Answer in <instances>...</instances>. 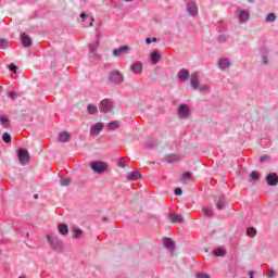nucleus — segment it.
Masks as SVG:
<instances>
[{"instance_id": "nucleus-8", "label": "nucleus", "mask_w": 278, "mask_h": 278, "mask_svg": "<svg viewBox=\"0 0 278 278\" xmlns=\"http://www.w3.org/2000/svg\"><path fill=\"white\" fill-rule=\"evenodd\" d=\"M266 181H267L268 186H277V184H278L277 174H275V173L268 174L266 177Z\"/></svg>"}, {"instance_id": "nucleus-1", "label": "nucleus", "mask_w": 278, "mask_h": 278, "mask_svg": "<svg viewBox=\"0 0 278 278\" xmlns=\"http://www.w3.org/2000/svg\"><path fill=\"white\" fill-rule=\"evenodd\" d=\"M90 168L93 170V173L103 175V173H108V163L103 161H93L90 163Z\"/></svg>"}, {"instance_id": "nucleus-49", "label": "nucleus", "mask_w": 278, "mask_h": 278, "mask_svg": "<svg viewBox=\"0 0 278 278\" xmlns=\"http://www.w3.org/2000/svg\"><path fill=\"white\" fill-rule=\"evenodd\" d=\"M121 168H125V163H119Z\"/></svg>"}, {"instance_id": "nucleus-53", "label": "nucleus", "mask_w": 278, "mask_h": 278, "mask_svg": "<svg viewBox=\"0 0 278 278\" xmlns=\"http://www.w3.org/2000/svg\"><path fill=\"white\" fill-rule=\"evenodd\" d=\"M250 278H253V274H250Z\"/></svg>"}, {"instance_id": "nucleus-43", "label": "nucleus", "mask_w": 278, "mask_h": 278, "mask_svg": "<svg viewBox=\"0 0 278 278\" xmlns=\"http://www.w3.org/2000/svg\"><path fill=\"white\" fill-rule=\"evenodd\" d=\"M182 192H184V191L181 190V188L175 189V194H176V197H181Z\"/></svg>"}, {"instance_id": "nucleus-50", "label": "nucleus", "mask_w": 278, "mask_h": 278, "mask_svg": "<svg viewBox=\"0 0 278 278\" xmlns=\"http://www.w3.org/2000/svg\"><path fill=\"white\" fill-rule=\"evenodd\" d=\"M151 40H152V42H157V38H155V37L152 38Z\"/></svg>"}, {"instance_id": "nucleus-15", "label": "nucleus", "mask_w": 278, "mask_h": 278, "mask_svg": "<svg viewBox=\"0 0 278 278\" xmlns=\"http://www.w3.org/2000/svg\"><path fill=\"white\" fill-rule=\"evenodd\" d=\"M71 140V134L68 131H62L59 135V142H68Z\"/></svg>"}, {"instance_id": "nucleus-5", "label": "nucleus", "mask_w": 278, "mask_h": 278, "mask_svg": "<svg viewBox=\"0 0 278 278\" xmlns=\"http://www.w3.org/2000/svg\"><path fill=\"white\" fill-rule=\"evenodd\" d=\"M101 131H103V123H96L90 128L91 136H99V134H101Z\"/></svg>"}, {"instance_id": "nucleus-51", "label": "nucleus", "mask_w": 278, "mask_h": 278, "mask_svg": "<svg viewBox=\"0 0 278 278\" xmlns=\"http://www.w3.org/2000/svg\"><path fill=\"white\" fill-rule=\"evenodd\" d=\"M255 0H249V3H253Z\"/></svg>"}, {"instance_id": "nucleus-23", "label": "nucleus", "mask_w": 278, "mask_h": 278, "mask_svg": "<svg viewBox=\"0 0 278 278\" xmlns=\"http://www.w3.org/2000/svg\"><path fill=\"white\" fill-rule=\"evenodd\" d=\"M191 86L194 90L199 88V76L197 74L191 75Z\"/></svg>"}, {"instance_id": "nucleus-33", "label": "nucleus", "mask_w": 278, "mask_h": 278, "mask_svg": "<svg viewBox=\"0 0 278 278\" xmlns=\"http://www.w3.org/2000/svg\"><path fill=\"white\" fill-rule=\"evenodd\" d=\"M60 184H61V186H71V179L61 178Z\"/></svg>"}, {"instance_id": "nucleus-27", "label": "nucleus", "mask_w": 278, "mask_h": 278, "mask_svg": "<svg viewBox=\"0 0 278 278\" xmlns=\"http://www.w3.org/2000/svg\"><path fill=\"white\" fill-rule=\"evenodd\" d=\"M267 23H275L277 21V15L275 13H269L266 17Z\"/></svg>"}, {"instance_id": "nucleus-10", "label": "nucleus", "mask_w": 278, "mask_h": 278, "mask_svg": "<svg viewBox=\"0 0 278 278\" xmlns=\"http://www.w3.org/2000/svg\"><path fill=\"white\" fill-rule=\"evenodd\" d=\"M238 18L241 21V23H247V21H249V11L240 9L238 11Z\"/></svg>"}, {"instance_id": "nucleus-3", "label": "nucleus", "mask_w": 278, "mask_h": 278, "mask_svg": "<svg viewBox=\"0 0 278 278\" xmlns=\"http://www.w3.org/2000/svg\"><path fill=\"white\" fill-rule=\"evenodd\" d=\"M47 240L50 244V247H60V244H62V241L60 240V237L55 236V235H48L47 236Z\"/></svg>"}, {"instance_id": "nucleus-47", "label": "nucleus", "mask_w": 278, "mask_h": 278, "mask_svg": "<svg viewBox=\"0 0 278 278\" xmlns=\"http://www.w3.org/2000/svg\"><path fill=\"white\" fill-rule=\"evenodd\" d=\"M151 42H152L151 38H147V39H146V43H147V45H151Z\"/></svg>"}, {"instance_id": "nucleus-22", "label": "nucleus", "mask_w": 278, "mask_h": 278, "mask_svg": "<svg viewBox=\"0 0 278 278\" xmlns=\"http://www.w3.org/2000/svg\"><path fill=\"white\" fill-rule=\"evenodd\" d=\"M111 79L115 84H121V81H123V75H121V73H118V72H115V73L111 74Z\"/></svg>"}, {"instance_id": "nucleus-30", "label": "nucleus", "mask_w": 278, "mask_h": 278, "mask_svg": "<svg viewBox=\"0 0 278 278\" xmlns=\"http://www.w3.org/2000/svg\"><path fill=\"white\" fill-rule=\"evenodd\" d=\"M190 177H192V173L186 172V173L181 176L180 181H188V179H190Z\"/></svg>"}, {"instance_id": "nucleus-12", "label": "nucleus", "mask_w": 278, "mask_h": 278, "mask_svg": "<svg viewBox=\"0 0 278 278\" xmlns=\"http://www.w3.org/2000/svg\"><path fill=\"white\" fill-rule=\"evenodd\" d=\"M177 77H178L179 81H187V79H189V77H190V72L182 68L178 72Z\"/></svg>"}, {"instance_id": "nucleus-44", "label": "nucleus", "mask_w": 278, "mask_h": 278, "mask_svg": "<svg viewBox=\"0 0 278 278\" xmlns=\"http://www.w3.org/2000/svg\"><path fill=\"white\" fill-rule=\"evenodd\" d=\"M198 278H210V275L201 273L198 274Z\"/></svg>"}, {"instance_id": "nucleus-14", "label": "nucleus", "mask_w": 278, "mask_h": 278, "mask_svg": "<svg viewBox=\"0 0 278 278\" xmlns=\"http://www.w3.org/2000/svg\"><path fill=\"white\" fill-rule=\"evenodd\" d=\"M58 231H59V233H61V236H67L68 235V225L59 224L58 225Z\"/></svg>"}, {"instance_id": "nucleus-45", "label": "nucleus", "mask_w": 278, "mask_h": 278, "mask_svg": "<svg viewBox=\"0 0 278 278\" xmlns=\"http://www.w3.org/2000/svg\"><path fill=\"white\" fill-rule=\"evenodd\" d=\"M89 27H94V17L93 16H91V22L89 24Z\"/></svg>"}, {"instance_id": "nucleus-25", "label": "nucleus", "mask_w": 278, "mask_h": 278, "mask_svg": "<svg viewBox=\"0 0 278 278\" xmlns=\"http://www.w3.org/2000/svg\"><path fill=\"white\" fill-rule=\"evenodd\" d=\"M87 112H89V114H97L99 112V109L96 105L89 104L87 106Z\"/></svg>"}, {"instance_id": "nucleus-2", "label": "nucleus", "mask_w": 278, "mask_h": 278, "mask_svg": "<svg viewBox=\"0 0 278 278\" xmlns=\"http://www.w3.org/2000/svg\"><path fill=\"white\" fill-rule=\"evenodd\" d=\"M21 164L29 162V152L26 149H21L17 153Z\"/></svg>"}, {"instance_id": "nucleus-46", "label": "nucleus", "mask_w": 278, "mask_h": 278, "mask_svg": "<svg viewBox=\"0 0 278 278\" xmlns=\"http://www.w3.org/2000/svg\"><path fill=\"white\" fill-rule=\"evenodd\" d=\"M86 14L83 12V13H80V18L83 20V21H86Z\"/></svg>"}, {"instance_id": "nucleus-11", "label": "nucleus", "mask_w": 278, "mask_h": 278, "mask_svg": "<svg viewBox=\"0 0 278 278\" xmlns=\"http://www.w3.org/2000/svg\"><path fill=\"white\" fill-rule=\"evenodd\" d=\"M169 220L173 223V225H177V223H181L184 220V217L177 213H170Z\"/></svg>"}, {"instance_id": "nucleus-48", "label": "nucleus", "mask_w": 278, "mask_h": 278, "mask_svg": "<svg viewBox=\"0 0 278 278\" xmlns=\"http://www.w3.org/2000/svg\"><path fill=\"white\" fill-rule=\"evenodd\" d=\"M263 64H268V61H266V56H263Z\"/></svg>"}, {"instance_id": "nucleus-31", "label": "nucleus", "mask_w": 278, "mask_h": 278, "mask_svg": "<svg viewBox=\"0 0 278 278\" xmlns=\"http://www.w3.org/2000/svg\"><path fill=\"white\" fill-rule=\"evenodd\" d=\"M250 177L253 181H257L260 179V173L254 170L250 174Z\"/></svg>"}, {"instance_id": "nucleus-34", "label": "nucleus", "mask_w": 278, "mask_h": 278, "mask_svg": "<svg viewBox=\"0 0 278 278\" xmlns=\"http://www.w3.org/2000/svg\"><path fill=\"white\" fill-rule=\"evenodd\" d=\"M9 45L7 40L0 39V49H8Z\"/></svg>"}, {"instance_id": "nucleus-42", "label": "nucleus", "mask_w": 278, "mask_h": 278, "mask_svg": "<svg viewBox=\"0 0 278 278\" xmlns=\"http://www.w3.org/2000/svg\"><path fill=\"white\" fill-rule=\"evenodd\" d=\"M199 90H200L201 92H207V85H201V86L199 87Z\"/></svg>"}, {"instance_id": "nucleus-29", "label": "nucleus", "mask_w": 278, "mask_h": 278, "mask_svg": "<svg viewBox=\"0 0 278 278\" xmlns=\"http://www.w3.org/2000/svg\"><path fill=\"white\" fill-rule=\"evenodd\" d=\"M118 127H121V125L118 124V122H111L109 123V129L111 131H114V129H118Z\"/></svg>"}, {"instance_id": "nucleus-26", "label": "nucleus", "mask_w": 278, "mask_h": 278, "mask_svg": "<svg viewBox=\"0 0 278 278\" xmlns=\"http://www.w3.org/2000/svg\"><path fill=\"white\" fill-rule=\"evenodd\" d=\"M213 253L215 257H223V255H226L227 251H225V249H217Z\"/></svg>"}, {"instance_id": "nucleus-16", "label": "nucleus", "mask_w": 278, "mask_h": 278, "mask_svg": "<svg viewBox=\"0 0 278 278\" xmlns=\"http://www.w3.org/2000/svg\"><path fill=\"white\" fill-rule=\"evenodd\" d=\"M163 244L169 251H173V249H175V243L173 242V240L170 238H164Z\"/></svg>"}, {"instance_id": "nucleus-52", "label": "nucleus", "mask_w": 278, "mask_h": 278, "mask_svg": "<svg viewBox=\"0 0 278 278\" xmlns=\"http://www.w3.org/2000/svg\"><path fill=\"white\" fill-rule=\"evenodd\" d=\"M34 197H35V199H38V194H35Z\"/></svg>"}, {"instance_id": "nucleus-6", "label": "nucleus", "mask_w": 278, "mask_h": 278, "mask_svg": "<svg viewBox=\"0 0 278 278\" xmlns=\"http://www.w3.org/2000/svg\"><path fill=\"white\" fill-rule=\"evenodd\" d=\"M142 62H135L131 66H130V71L132 73H135V75H142Z\"/></svg>"}, {"instance_id": "nucleus-7", "label": "nucleus", "mask_w": 278, "mask_h": 278, "mask_svg": "<svg viewBox=\"0 0 278 278\" xmlns=\"http://www.w3.org/2000/svg\"><path fill=\"white\" fill-rule=\"evenodd\" d=\"M187 11L190 14V16H197V14H199V10L197 9V3L194 2H189L187 4Z\"/></svg>"}, {"instance_id": "nucleus-4", "label": "nucleus", "mask_w": 278, "mask_h": 278, "mask_svg": "<svg viewBox=\"0 0 278 278\" xmlns=\"http://www.w3.org/2000/svg\"><path fill=\"white\" fill-rule=\"evenodd\" d=\"M100 112H112V102L104 99L100 102Z\"/></svg>"}, {"instance_id": "nucleus-18", "label": "nucleus", "mask_w": 278, "mask_h": 278, "mask_svg": "<svg viewBox=\"0 0 278 278\" xmlns=\"http://www.w3.org/2000/svg\"><path fill=\"white\" fill-rule=\"evenodd\" d=\"M99 48V41H94L89 46V53L91 58H94L97 55V49Z\"/></svg>"}, {"instance_id": "nucleus-13", "label": "nucleus", "mask_w": 278, "mask_h": 278, "mask_svg": "<svg viewBox=\"0 0 278 278\" xmlns=\"http://www.w3.org/2000/svg\"><path fill=\"white\" fill-rule=\"evenodd\" d=\"M231 66V63L229 62V59H220L218 62V67L222 71H225V68H229Z\"/></svg>"}, {"instance_id": "nucleus-40", "label": "nucleus", "mask_w": 278, "mask_h": 278, "mask_svg": "<svg viewBox=\"0 0 278 278\" xmlns=\"http://www.w3.org/2000/svg\"><path fill=\"white\" fill-rule=\"evenodd\" d=\"M223 207H225V202H223V200H219V201L217 202V208H218V210H223Z\"/></svg>"}, {"instance_id": "nucleus-39", "label": "nucleus", "mask_w": 278, "mask_h": 278, "mask_svg": "<svg viewBox=\"0 0 278 278\" xmlns=\"http://www.w3.org/2000/svg\"><path fill=\"white\" fill-rule=\"evenodd\" d=\"M9 68H10V71H11V73H16V71H17L18 67H16V65H14V64H10V65H9Z\"/></svg>"}, {"instance_id": "nucleus-28", "label": "nucleus", "mask_w": 278, "mask_h": 278, "mask_svg": "<svg viewBox=\"0 0 278 278\" xmlns=\"http://www.w3.org/2000/svg\"><path fill=\"white\" fill-rule=\"evenodd\" d=\"M84 235V231L79 228L73 230V238H80Z\"/></svg>"}, {"instance_id": "nucleus-19", "label": "nucleus", "mask_w": 278, "mask_h": 278, "mask_svg": "<svg viewBox=\"0 0 278 278\" xmlns=\"http://www.w3.org/2000/svg\"><path fill=\"white\" fill-rule=\"evenodd\" d=\"M127 51H129V48L127 46H122L113 51V55H124Z\"/></svg>"}, {"instance_id": "nucleus-36", "label": "nucleus", "mask_w": 278, "mask_h": 278, "mask_svg": "<svg viewBox=\"0 0 278 278\" xmlns=\"http://www.w3.org/2000/svg\"><path fill=\"white\" fill-rule=\"evenodd\" d=\"M202 212H203V215L207 217L212 216L213 214L212 208H203Z\"/></svg>"}, {"instance_id": "nucleus-9", "label": "nucleus", "mask_w": 278, "mask_h": 278, "mask_svg": "<svg viewBox=\"0 0 278 278\" xmlns=\"http://www.w3.org/2000/svg\"><path fill=\"white\" fill-rule=\"evenodd\" d=\"M190 112V109L186 104H180L178 109V116L181 118H186L188 116V113Z\"/></svg>"}, {"instance_id": "nucleus-24", "label": "nucleus", "mask_w": 278, "mask_h": 278, "mask_svg": "<svg viewBox=\"0 0 278 278\" xmlns=\"http://www.w3.org/2000/svg\"><path fill=\"white\" fill-rule=\"evenodd\" d=\"M0 125L2 127H10V119L4 115H0Z\"/></svg>"}, {"instance_id": "nucleus-38", "label": "nucleus", "mask_w": 278, "mask_h": 278, "mask_svg": "<svg viewBox=\"0 0 278 278\" xmlns=\"http://www.w3.org/2000/svg\"><path fill=\"white\" fill-rule=\"evenodd\" d=\"M268 160H270V155L265 154V155L261 156L260 162L264 163V162H268Z\"/></svg>"}, {"instance_id": "nucleus-32", "label": "nucleus", "mask_w": 278, "mask_h": 278, "mask_svg": "<svg viewBox=\"0 0 278 278\" xmlns=\"http://www.w3.org/2000/svg\"><path fill=\"white\" fill-rule=\"evenodd\" d=\"M256 233H257V231L255 230V228H248V236L250 238H255Z\"/></svg>"}, {"instance_id": "nucleus-35", "label": "nucleus", "mask_w": 278, "mask_h": 278, "mask_svg": "<svg viewBox=\"0 0 278 278\" xmlns=\"http://www.w3.org/2000/svg\"><path fill=\"white\" fill-rule=\"evenodd\" d=\"M9 97L13 101H16V99H18V97H21V94L16 93L15 91H12V92L9 93Z\"/></svg>"}, {"instance_id": "nucleus-54", "label": "nucleus", "mask_w": 278, "mask_h": 278, "mask_svg": "<svg viewBox=\"0 0 278 278\" xmlns=\"http://www.w3.org/2000/svg\"><path fill=\"white\" fill-rule=\"evenodd\" d=\"M125 1H128V2H129V1H134V0H125Z\"/></svg>"}, {"instance_id": "nucleus-17", "label": "nucleus", "mask_w": 278, "mask_h": 278, "mask_svg": "<svg viewBox=\"0 0 278 278\" xmlns=\"http://www.w3.org/2000/svg\"><path fill=\"white\" fill-rule=\"evenodd\" d=\"M22 45L23 47H31V38L27 34L22 35Z\"/></svg>"}, {"instance_id": "nucleus-41", "label": "nucleus", "mask_w": 278, "mask_h": 278, "mask_svg": "<svg viewBox=\"0 0 278 278\" xmlns=\"http://www.w3.org/2000/svg\"><path fill=\"white\" fill-rule=\"evenodd\" d=\"M267 277H268V278H275V270L268 269V271H267Z\"/></svg>"}, {"instance_id": "nucleus-20", "label": "nucleus", "mask_w": 278, "mask_h": 278, "mask_svg": "<svg viewBox=\"0 0 278 278\" xmlns=\"http://www.w3.org/2000/svg\"><path fill=\"white\" fill-rule=\"evenodd\" d=\"M140 173L138 170L127 174L128 181H136L137 179H140Z\"/></svg>"}, {"instance_id": "nucleus-37", "label": "nucleus", "mask_w": 278, "mask_h": 278, "mask_svg": "<svg viewBox=\"0 0 278 278\" xmlns=\"http://www.w3.org/2000/svg\"><path fill=\"white\" fill-rule=\"evenodd\" d=\"M2 139L5 142H12V137L10 136V134H3Z\"/></svg>"}, {"instance_id": "nucleus-21", "label": "nucleus", "mask_w": 278, "mask_h": 278, "mask_svg": "<svg viewBox=\"0 0 278 278\" xmlns=\"http://www.w3.org/2000/svg\"><path fill=\"white\" fill-rule=\"evenodd\" d=\"M161 59H162V55L160 54V51H154L151 53L152 64H157V62H160Z\"/></svg>"}]
</instances>
